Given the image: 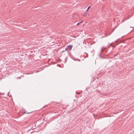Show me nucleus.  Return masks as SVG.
Returning a JSON list of instances; mask_svg holds the SVG:
<instances>
[{
    "instance_id": "nucleus-1",
    "label": "nucleus",
    "mask_w": 134,
    "mask_h": 134,
    "mask_svg": "<svg viewBox=\"0 0 134 134\" xmlns=\"http://www.w3.org/2000/svg\"><path fill=\"white\" fill-rule=\"evenodd\" d=\"M72 48V46L71 45H69L67 47V48L69 50H71Z\"/></svg>"
},
{
    "instance_id": "nucleus-2",
    "label": "nucleus",
    "mask_w": 134,
    "mask_h": 134,
    "mask_svg": "<svg viewBox=\"0 0 134 134\" xmlns=\"http://www.w3.org/2000/svg\"><path fill=\"white\" fill-rule=\"evenodd\" d=\"M90 6H89V7L88 8H87V10H86V12H87L88 11V10L89 9H90Z\"/></svg>"
},
{
    "instance_id": "nucleus-3",
    "label": "nucleus",
    "mask_w": 134,
    "mask_h": 134,
    "mask_svg": "<svg viewBox=\"0 0 134 134\" xmlns=\"http://www.w3.org/2000/svg\"><path fill=\"white\" fill-rule=\"evenodd\" d=\"M110 46H112V45H111V44H110V45H109V47H110Z\"/></svg>"
},
{
    "instance_id": "nucleus-4",
    "label": "nucleus",
    "mask_w": 134,
    "mask_h": 134,
    "mask_svg": "<svg viewBox=\"0 0 134 134\" xmlns=\"http://www.w3.org/2000/svg\"><path fill=\"white\" fill-rule=\"evenodd\" d=\"M67 49H68L67 48H66L65 49V50L66 51H67Z\"/></svg>"
},
{
    "instance_id": "nucleus-5",
    "label": "nucleus",
    "mask_w": 134,
    "mask_h": 134,
    "mask_svg": "<svg viewBox=\"0 0 134 134\" xmlns=\"http://www.w3.org/2000/svg\"><path fill=\"white\" fill-rule=\"evenodd\" d=\"M85 15H87V14H85Z\"/></svg>"
},
{
    "instance_id": "nucleus-6",
    "label": "nucleus",
    "mask_w": 134,
    "mask_h": 134,
    "mask_svg": "<svg viewBox=\"0 0 134 134\" xmlns=\"http://www.w3.org/2000/svg\"><path fill=\"white\" fill-rule=\"evenodd\" d=\"M85 15H87V14H85Z\"/></svg>"
}]
</instances>
